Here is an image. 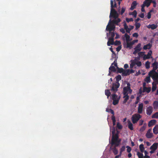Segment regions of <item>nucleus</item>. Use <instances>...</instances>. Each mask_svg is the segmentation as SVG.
I'll list each match as a JSON object with an SVG mask.
<instances>
[{"instance_id": "obj_1", "label": "nucleus", "mask_w": 158, "mask_h": 158, "mask_svg": "<svg viewBox=\"0 0 158 158\" xmlns=\"http://www.w3.org/2000/svg\"><path fill=\"white\" fill-rule=\"evenodd\" d=\"M114 1H110L111 9L109 18L110 19L107 25L106 30L107 31H114L115 28V25H118V23L121 21L120 19L118 18V14L117 11L113 8L117 6L116 2L113 5Z\"/></svg>"}, {"instance_id": "obj_2", "label": "nucleus", "mask_w": 158, "mask_h": 158, "mask_svg": "<svg viewBox=\"0 0 158 158\" xmlns=\"http://www.w3.org/2000/svg\"><path fill=\"white\" fill-rule=\"evenodd\" d=\"M121 141V139H118V134L116 133L114 135H112L111 144L112 145H115L116 147L118 146Z\"/></svg>"}, {"instance_id": "obj_3", "label": "nucleus", "mask_w": 158, "mask_h": 158, "mask_svg": "<svg viewBox=\"0 0 158 158\" xmlns=\"http://www.w3.org/2000/svg\"><path fill=\"white\" fill-rule=\"evenodd\" d=\"M141 118V115L138 114H136L132 116L131 119L133 123L135 124Z\"/></svg>"}, {"instance_id": "obj_4", "label": "nucleus", "mask_w": 158, "mask_h": 158, "mask_svg": "<svg viewBox=\"0 0 158 158\" xmlns=\"http://www.w3.org/2000/svg\"><path fill=\"white\" fill-rule=\"evenodd\" d=\"M127 87H125L123 88V95L128 94V92H129L130 94H131L132 93V90L131 89V85L130 83L129 82H127Z\"/></svg>"}, {"instance_id": "obj_5", "label": "nucleus", "mask_w": 158, "mask_h": 158, "mask_svg": "<svg viewBox=\"0 0 158 158\" xmlns=\"http://www.w3.org/2000/svg\"><path fill=\"white\" fill-rule=\"evenodd\" d=\"M120 86V84L119 82L118 83H114L112 85V86L111 89V91L114 93H116L118 90V89Z\"/></svg>"}, {"instance_id": "obj_6", "label": "nucleus", "mask_w": 158, "mask_h": 158, "mask_svg": "<svg viewBox=\"0 0 158 158\" xmlns=\"http://www.w3.org/2000/svg\"><path fill=\"white\" fill-rule=\"evenodd\" d=\"M152 51L150 50L148 52V53L147 55L144 54V55L143 57V60H145L146 59H149L151 58H152Z\"/></svg>"}, {"instance_id": "obj_7", "label": "nucleus", "mask_w": 158, "mask_h": 158, "mask_svg": "<svg viewBox=\"0 0 158 158\" xmlns=\"http://www.w3.org/2000/svg\"><path fill=\"white\" fill-rule=\"evenodd\" d=\"M141 44H139L134 48V49L135 50L133 52V54H136L141 50L142 49L141 48Z\"/></svg>"}, {"instance_id": "obj_8", "label": "nucleus", "mask_w": 158, "mask_h": 158, "mask_svg": "<svg viewBox=\"0 0 158 158\" xmlns=\"http://www.w3.org/2000/svg\"><path fill=\"white\" fill-rule=\"evenodd\" d=\"M153 111V108L152 106L147 107L146 109V113L147 115H150Z\"/></svg>"}, {"instance_id": "obj_9", "label": "nucleus", "mask_w": 158, "mask_h": 158, "mask_svg": "<svg viewBox=\"0 0 158 158\" xmlns=\"http://www.w3.org/2000/svg\"><path fill=\"white\" fill-rule=\"evenodd\" d=\"M152 43H149L147 44L144 45L143 47V49L144 50L150 49L152 48Z\"/></svg>"}, {"instance_id": "obj_10", "label": "nucleus", "mask_w": 158, "mask_h": 158, "mask_svg": "<svg viewBox=\"0 0 158 158\" xmlns=\"http://www.w3.org/2000/svg\"><path fill=\"white\" fill-rule=\"evenodd\" d=\"M151 131V129H149L146 134V137L148 139L151 138L153 137V134L150 132Z\"/></svg>"}, {"instance_id": "obj_11", "label": "nucleus", "mask_w": 158, "mask_h": 158, "mask_svg": "<svg viewBox=\"0 0 158 158\" xmlns=\"http://www.w3.org/2000/svg\"><path fill=\"white\" fill-rule=\"evenodd\" d=\"M143 103L140 104L138 106V113L139 114H141L142 113L143 110Z\"/></svg>"}, {"instance_id": "obj_12", "label": "nucleus", "mask_w": 158, "mask_h": 158, "mask_svg": "<svg viewBox=\"0 0 158 158\" xmlns=\"http://www.w3.org/2000/svg\"><path fill=\"white\" fill-rule=\"evenodd\" d=\"M114 44V39L109 38H108V40L107 43V45L108 46H110L111 45H113Z\"/></svg>"}, {"instance_id": "obj_13", "label": "nucleus", "mask_w": 158, "mask_h": 158, "mask_svg": "<svg viewBox=\"0 0 158 158\" xmlns=\"http://www.w3.org/2000/svg\"><path fill=\"white\" fill-rule=\"evenodd\" d=\"M152 0H146L143 2L142 5H144V6H146L147 7H148L150 6Z\"/></svg>"}, {"instance_id": "obj_14", "label": "nucleus", "mask_w": 158, "mask_h": 158, "mask_svg": "<svg viewBox=\"0 0 158 158\" xmlns=\"http://www.w3.org/2000/svg\"><path fill=\"white\" fill-rule=\"evenodd\" d=\"M115 62V61L114 62V63H112L111 65L110 66V67L109 68V75H110V72H115L116 71V69L115 67L112 66V65L114 64V63Z\"/></svg>"}, {"instance_id": "obj_15", "label": "nucleus", "mask_w": 158, "mask_h": 158, "mask_svg": "<svg viewBox=\"0 0 158 158\" xmlns=\"http://www.w3.org/2000/svg\"><path fill=\"white\" fill-rule=\"evenodd\" d=\"M152 66L153 67L152 70L156 71V70L158 68V63L156 61L155 62L152 64Z\"/></svg>"}, {"instance_id": "obj_16", "label": "nucleus", "mask_w": 158, "mask_h": 158, "mask_svg": "<svg viewBox=\"0 0 158 158\" xmlns=\"http://www.w3.org/2000/svg\"><path fill=\"white\" fill-rule=\"evenodd\" d=\"M137 5V2L136 1H133L131 5V7L130 8V9L131 10H133L135 8L136 6Z\"/></svg>"}, {"instance_id": "obj_17", "label": "nucleus", "mask_w": 158, "mask_h": 158, "mask_svg": "<svg viewBox=\"0 0 158 158\" xmlns=\"http://www.w3.org/2000/svg\"><path fill=\"white\" fill-rule=\"evenodd\" d=\"M158 145V143H154L150 147V149L156 151Z\"/></svg>"}, {"instance_id": "obj_18", "label": "nucleus", "mask_w": 158, "mask_h": 158, "mask_svg": "<svg viewBox=\"0 0 158 158\" xmlns=\"http://www.w3.org/2000/svg\"><path fill=\"white\" fill-rule=\"evenodd\" d=\"M156 120L155 119H152L149 122L148 126L149 127H150L153 125H154L156 124Z\"/></svg>"}, {"instance_id": "obj_19", "label": "nucleus", "mask_w": 158, "mask_h": 158, "mask_svg": "<svg viewBox=\"0 0 158 158\" xmlns=\"http://www.w3.org/2000/svg\"><path fill=\"white\" fill-rule=\"evenodd\" d=\"M157 26L155 24H152V25H149L147 27L148 28H151L152 30H154L157 27Z\"/></svg>"}, {"instance_id": "obj_20", "label": "nucleus", "mask_w": 158, "mask_h": 158, "mask_svg": "<svg viewBox=\"0 0 158 158\" xmlns=\"http://www.w3.org/2000/svg\"><path fill=\"white\" fill-rule=\"evenodd\" d=\"M129 75V73L128 69L124 70L123 73V74H122V76H125Z\"/></svg>"}, {"instance_id": "obj_21", "label": "nucleus", "mask_w": 158, "mask_h": 158, "mask_svg": "<svg viewBox=\"0 0 158 158\" xmlns=\"http://www.w3.org/2000/svg\"><path fill=\"white\" fill-rule=\"evenodd\" d=\"M151 90V87H143V92H147L148 93H149L150 92Z\"/></svg>"}, {"instance_id": "obj_22", "label": "nucleus", "mask_w": 158, "mask_h": 158, "mask_svg": "<svg viewBox=\"0 0 158 158\" xmlns=\"http://www.w3.org/2000/svg\"><path fill=\"white\" fill-rule=\"evenodd\" d=\"M154 134H158V125H156L153 129Z\"/></svg>"}, {"instance_id": "obj_23", "label": "nucleus", "mask_w": 158, "mask_h": 158, "mask_svg": "<svg viewBox=\"0 0 158 158\" xmlns=\"http://www.w3.org/2000/svg\"><path fill=\"white\" fill-rule=\"evenodd\" d=\"M128 127L131 130H133V125L130 121H128Z\"/></svg>"}, {"instance_id": "obj_24", "label": "nucleus", "mask_w": 158, "mask_h": 158, "mask_svg": "<svg viewBox=\"0 0 158 158\" xmlns=\"http://www.w3.org/2000/svg\"><path fill=\"white\" fill-rule=\"evenodd\" d=\"M120 7H119V8L118 10V12L121 15H122L123 13L124 12L125 10H126V7H123L121 9V11H120V9H119Z\"/></svg>"}, {"instance_id": "obj_25", "label": "nucleus", "mask_w": 158, "mask_h": 158, "mask_svg": "<svg viewBox=\"0 0 158 158\" xmlns=\"http://www.w3.org/2000/svg\"><path fill=\"white\" fill-rule=\"evenodd\" d=\"M152 78L154 80H156L158 79V73L156 71L155 72L153 76H152Z\"/></svg>"}, {"instance_id": "obj_26", "label": "nucleus", "mask_w": 158, "mask_h": 158, "mask_svg": "<svg viewBox=\"0 0 158 158\" xmlns=\"http://www.w3.org/2000/svg\"><path fill=\"white\" fill-rule=\"evenodd\" d=\"M127 48H129L130 49H131L132 48V46L133 45V43L131 42H127Z\"/></svg>"}, {"instance_id": "obj_27", "label": "nucleus", "mask_w": 158, "mask_h": 158, "mask_svg": "<svg viewBox=\"0 0 158 158\" xmlns=\"http://www.w3.org/2000/svg\"><path fill=\"white\" fill-rule=\"evenodd\" d=\"M124 96L123 97V98H125L123 101V103H126L127 100L129 99V96L128 95V94H126L125 95H124Z\"/></svg>"}, {"instance_id": "obj_28", "label": "nucleus", "mask_w": 158, "mask_h": 158, "mask_svg": "<svg viewBox=\"0 0 158 158\" xmlns=\"http://www.w3.org/2000/svg\"><path fill=\"white\" fill-rule=\"evenodd\" d=\"M153 105L154 109H157L158 108V102L155 101L153 102Z\"/></svg>"}, {"instance_id": "obj_29", "label": "nucleus", "mask_w": 158, "mask_h": 158, "mask_svg": "<svg viewBox=\"0 0 158 158\" xmlns=\"http://www.w3.org/2000/svg\"><path fill=\"white\" fill-rule=\"evenodd\" d=\"M105 94L107 96V98H108L110 96L111 93L109 89H106L105 90Z\"/></svg>"}, {"instance_id": "obj_30", "label": "nucleus", "mask_w": 158, "mask_h": 158, "mask_svg": "<svg viewBox=\"0 0 158 158\" xmlns=\"http://www.w3.org/2000/svg\"><path fill=\"white\" fill-rule=\"evenodd\" d=\"M139 149L140 152L143 153L144 152V146L143 144H141L139 146Z\"/></svg>"}, {"instance_id": "obj_31", "label": "nucleus", "mask_w": 158, "mask_h": 158, "mask_svg": "<svg viewBox=\"0 0 158 158\" xmlns=\"http://www.w3.org/2000/svg\"><path fill=\"white\" fill-rule=\"evenodd\" d=\"M115 78L116 81V83L118 82V81L121 80L122 77L120 75H118L117 76L115 77Z\"/></svg>"}, {"instance_id": "obj_32", "label": "nucleus", "mask_w": 158, "mask_h": 158, "mask_svg": "<svg viewBox=\"0 0 158 158\" xmlns=\"http://www.w3.org/2000/svg\"><path fill=\"white\" fill-rule=\"evenodd\" d=\"M124 36L125 37L126 42H129L130 41V36L127 33H125V34Z\"/></svg>"}, {"instance_id": "obj_33", "label": "nucleus", "mask_w": 158, "mask_h": 158, "mask_svg": "<svg viewBox=\"0 0 158 158\" xmlns=\"http://www.w3.org/2000/svg\"><path fill=\"white\" fill-rule=\"evenodd\" d=\"M137 13L136 11L135 10H134L131 13H130V15H132L133 17L135 18H136L137 16Z\"/></svg>"}, {"instance_id": "obj_34", "label": "nucleus", "mask_w": 158, "mask_h": 158, "mask_svg": "<svg viewBox=\"0 0 158 158\" xmlns=\"http://www.w3.org/2000/svg\"><path fill=\"white\" fill-rule=\"evenodd\" d=\"M112 151L113 152L115 155L117 154L118 153V151L116 148V147H114L112 148Z\"/></svg>"}, {"instance_id": "obj_35", "label": "nucleus", "mask_w": 158, "mask_h": 158, "mask_svg": "<svg viewBox=\"0 0 158 158\" xmlns=\"http://www.w3.org/2000/svg\"><path fill=\"white\" fill-rule=\"evenodd\" d=\"M137 155L139 158H143L144 156L143 154L142 153H140L139 152H138L137 153Z\"/></svg>"}, {"instance_id": "obj_36", "label": "nucleus", "mask_w": 158, "mask_h": 158, "mask_svg": "<svg viewBox=\"0 0 158 158\" xmlns=\"http://www.w3.org/2000/svg\"><path fill=\"white\" fill-rule=\"evenodd\" d=\"M156 85H154V82L152 83V91L153 92L156 89Z\"/></svg>"}, {"instance_id": "obj_37", "label": "nucleus", "mask_w": 158, "mask_h": 158, "mask_svg": "<svg viewBox=\"0 0 158 158\" xmlns=\"http://www.w3.org/2000/svg\"><path fill=\"white\" fill-rule=\"evenodd\" d=\"M106 111L107 112H110L113 115H114V110L112 109H106Z\"/></svg>"}, {"instance_id": "obj_38", "label": "nucleus", "mask_w": 158, "mask_h": 158, "mask_svg": "<svg viewBox=\"0 0 158 158\" xmlns=\"http://www.w3.org/2000/svg\"><path fill=\"white\" fill-rule=\"evenodd\" d=\"M152 118H158V112H156L153 114L152 116Z\"/></svg>"}, {"instance_id": "obj_39", "label": "nucleus", "mask_w": 158, "mask_h": 158, "mask_svg": "<svg viewBox=\"0 0 158 158\" xmlns=\"http://www.w3.org/2000/svg\"><path fill=\"white\" fill-rule=\"evenodd\" d=\"M145 52H140L138 53V54L139 57H142L144 56Z\"/></svg>"}, {"instance_id": "obj_40", "label": "nucleus", "mask_w": 158, "mask_h": 158, "mask_svg": "<svg viewBox=\"0 0 158 158\" xmlns=\"http://www.w3.org/2000/svg\"><path fill=\"white\" fill-rule=\"evenodd\" d=\"M150 62L148 61L145 63V67L147 69H148L150 68Z\"/></svg>"}, {"instance_id": "obj_41", "label": "nucleus", "mask_w": 158, "mask_h": 158, "mask_svg": "<svg viewBox=\"0 0 158 158\" xmlns=\"http://www.w3.org/2000/svg\"><path fill=\"white\" fill-rule=\"evenodd\" d=\"M118 69V72L119 73H122L123 74V73L124 71V69L123 68H119L118 67L117 68Z\"/></svg>"}, {"instance_id": "obj_42", "label": "nucleus", "mask_w": 158, "mask_h": 158, "mask_svg": "<svg viewBox=\"0 0 158 158\" xmlns=\"http://www.w3.org/2000/svg\"><path fill=\"white\" fill-rule=\"evenodd\" d=\"M109 31V33L111 36L110 37V38H113L114 39V37L115 36L114 33V32H111V31Z\"/></svg>"}, {"instance_id": "obj_43", "label": "nucleus", "mask_w": 158, "mask_h": 158, "mask_svg": "<svg viewBox=\"0 0 158 158\" xmlns=\"http://www.w3.org/2000/svg\"><path fill=\"white\" fill-rule=\"evenodd\" d=\"M116 127L119 129H121L123 128L122 125L120 124L119 122L117 123Z\"/></svg>"}, {"instance_id": "obj_44", "label": "nucleus", "mask_w": 158, "mask_h": 158, "mask_svg": "<svg viewBox=\"0 0 158 158\" xmlns=\"http://www.w3.org/2000/svg\"><path fill=\"white\" fill-rule=\"evenodd\" d=\"M151 79L150 77H146L144 80V81L147 83L150 82Z\"/></svg>"}, {"instance_id": "obj_45", "label": "nucleus", "mask_w": 158, "mask_h": 158, "mask_svg": "<svg viewBox=\"0 0 158 158\" xmlns=\"http://www.w3.org/2000/svg\"><path fill=\"white\" fill-rule=\"evenodd\" d=\"M135 25V29L137 30L140 27L141 24L139 23H136Z\"/></svg>"}, {"instance_id": "obj_46", "label": "nucleus", "mask_w": 158, "mask_h": 158, "mask_svg": "<svg viewBox=\"0 0 158 158\" xmlns=\"http://www.w3.org/2000/svg\"><path fill=\"white\" fill-rule=\"evenodd\" d=\"M118 102L119 99H118L113 100V104L114 105H115L118 104Z\"/></svg>"}, {"instance_id": "obj_47", "label": "nucleus", "mask_w": 158, "mask_h": 158, "mask_svg": "<svg viewBox=\"0 0 158 158\" xmlns=\"http://www.w3.org/2000/svg\"><path fill=\"white\" fill-rule=\"evenodd\" d=\"M126 148H127V152L128 153H130L131 151V147L128 146H127Z\"/></svg>"}, {"instance_id": "obj_48", "label": "nucleus", "mask_w": 158, "mask_h": 158, "mask_svg": "<svg viewBox=\"0 0 158 158\" xmlns=\"http://www.w3.org/2000/svg\"><path fill=\"white\" fill-rule=\"evenodd\" d=\"M155 71H153V70L150 71L149 73L148 74L150 76L152 77V75H153Z\"/></svg>"}, {"instance_id": "obj_49", "label": "nucleus", "mask_w": 158, "mask_h": 158, "mask_svg": "<svg viewBox=\"0 0 158 158\" xmlns=\"http://www.w3.org/2000/svg\"><path fill=\"white\" fill-rule=\"evenodd\" d=\"M125 147L124 146H123L120 149V153L121 154L122 153L125 151Z\"/></svg>"}, {"instance_id": "obj_50", "label": "nucleus", "mask_w": 158, "mask_h": 158, "mask_svg": "<svg viewBox=\"0 0 158 158\" xmlns=\"http://www.w3.org/2000/svg\"><path fill=\"white\" fill-rule=\"evenodd\" d=\"M121 44V42L119 41L116 40L114 42V44L115 45H118L120 44Z\"/></svg>"}, {"instance_id": "obj_51", "label": "nucleus", "mask_w": 158, "mask_h": 158, "mask_svg": "<svg viewBox=\"0 0 158 158\" xmlns=\"http://www.w3.org/2000/svg\"><path fill=\"white\" fill-rule=\"evenodd\" d=\"M126 21L129 23L130 22L133 21V19L132 18H126Z\"/></svg>"}, {"instance_id": "obj_52", "label": "nucleus", "mask_w": 158, "mask_h": 158, "mask_svg": "<svg viewBox=\"0 0 158 158\" xmlns=\"http://www.w3.org/2000/svg\"><path fill=\"white\" fill-rule=\"evenodd\" d=\"M135 64L137 65L138 67H140L142 65L141 62L140 61H138L137 62L135 63Z\"/></svg>"}, {"instance_id": "obj_53", "label": "nucleus", "mask_w": 158, "mask_h": 158, "mask_svg": "<svg viewBox=\"0 0 158 158\" xmlns=\"http://www.w3.org/2000/svg\"><path fill=\"white\" fill-rule=\"evenodd\" d=\"M117 96L115 94H113L112 95V100L116 99L117 98Z\"/></svg>"}, {"instance_id": "obj_54", "label": "nucleus", "mask_w": 158, "mask_h": 158, "mask_svg": "<svg viewBox=\"0 0 158 158\" xmlns=\"http://www.w3.org/2000/svg\"><path fill=\"white\" fill-rule=\"evenodd\" d=\"M152 11V10L150 11L148 13L147 15V18L148 19H150L151 18V12Z\"/></svg>"}, {"instance_id": "obj_55", "label": "nucleus", "mask_w": 158, "mask_h": 158, "mask_svg": "<svg viewBox=\"0 0 158 158\" xmlns=\"http://www.w3.org/2000/svg\"><path fill=\"white\" fill-rule=\"evenodd\" d=\"M123 26H124V29L125 30L126 29H127L128 28V26L127 25L125 21H124V22Z\"/></svg>"}, {"instance_id": "obj_56", "label": "nucleus", "mask_w": 158, "mask_h": 158, "mask_svg": "<svg viewBox=\"0 0 158 158\" xmlns=\"http://www.w3.org/2000/svg\"><path fill=\"white\" fill-rule=\"evenodd\" d=\"M123 26H124V29L125 30L126 29H127L128 28V26L127 25L125 21H124V22Z\"/></svg>"}, {"instance_id": "obj_57", "label": "nucleus", "mask_w": 158, "mask_h": 158, "mask_svg": "<svg viewBox=\"0 0 158 158\" xmlns=\"http://www.w3.org/2000/svg\"><path fill=\"white\" fill-rule=\"evenodd\" d=\"M115 128H114V127H113V128L112 129V131H111L112 133V135H115L114 134L115 133Z\"/></svg>"}, {"instance_id": "obj_58", "label": "nucleus", "mask_w": 158, "mask_h": 158, "mask_svg": "<svg viewBox=\"0 0 158 158\" xmlns=\"http://www.w3.org/2000/svg\"><path fill=\"white\" fill-rule=\"evenodd\" d=\"M132 36L134 37H135L136 38H137L138 36V35L137 33H135L133 34Z\"/></svg>"}, {"instance_id": "obj_59", "label": "nucleus", "mask_w": 158, "mask_h": 158, "mask_svg": "<svg viewBox=\"0 0 158 158\" xmlns=\"http://www.w3.org/2000/svg\"><path fill=\"white\" fill-rule=\"evenodd\" d=\"M139 96H137L136 97V101L135 102V104H136L138 103L139 102Z\"/></svg>"}, {"instance_id": "obj_60", "label": "nucleus", "mask_w": 158, "mask_h": 158, "mask_svg": "<svg viewBox=\"0 0 158 158\" xmlns=\"http://www.w3.org/2000/svg\"><path fill=\"white\" fill-rule=\"evenodd\" d=\"M145 128H146L144 126H143L142 127H141V128L140 129V131H143L145 130Z\"/></svg>"}, {"instance_id": "obj_61", "label": "nucleus", "mask_w": 158, "mask_h": 158, "mask_svg": "<svg viewBox=\"0 0 158 158\" xmlns=\"http://www.w3.org/2000/svg\"><path fill=\"white\" fill-rule=\"evenodd\" d=\"M139 16L142 18H144V15L143 13H141L140 15H139Z\"/></svg>"}, {"instance_id": "obj_62", "label": "nucleus", "mask_w": 158, "mask_h": 158, "mask_svg": "<svg viewBox=\"0 0 158 158\" xmlns=\"http://www.w3.org/2000/svg\"><path fill=\"white\" fill-rule=\"evenodd\" d=\"M144 5H142V6H141V10L142 11V12H145V10L144 9Z\"/></svg>"}, {"instance_id": "obj_63", "label": "nucleus", "mask_w": 158, "mask_h": 158, "mask_svg": "<svg viewBox=\"0 0 158 158\" xmlns=\"http://www.w3.org/2000/svg\"><path fill=\"white\" fill-rule=\"evenodd\" d=\"M152 2L153 3V6L155 7L156 6V2L155 1H152Z\"/></svg>"}, {"instance_id": "obj_64", "label": "nucleus", "mask_w": 158, "mask_h": 158, "mask_svg": "<svg viewBox=\"0 0 158 158\" xmlns=\"http://www.w3.org/2000/svg\"><path fill=\"white\" fill-rule=\"evenodd\" d=\"M120 31L123 34L125 33V32L124 29L123 28L120 29Z\"/></svg>"}]
</instances>
